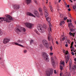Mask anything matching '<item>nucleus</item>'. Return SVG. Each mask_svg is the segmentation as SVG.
<instances>
[{
	"label": "nucleus",
	"mask_w": 76,
	"mask_h": 76,
	"mask_svg": "<svg viewBox=\"0 0 76 76\" xmlns=\"http://www.w3.org/2000/svg\"><path fill=\"white\" fill-rule=\"evenodd\" d=\"M5 16L7 18H0V23H1L4 20L6 22H10L11 20H13L12 17L10 15H6Z\"/></svg>",
	"instance_id": "nucleus-1"
},
{
	"label": "nucleus",
	"mask_w": 76,
	"mask_h": 76,
	"mask_svg": "<svg viewBox=\"0 0 76 76\" xmlns=\"http://www.w3.org/2000/svg\"><path fill=\"white\" fill-rule=\"evenodd\" d=\"M48 55L47 53L45 52H43L42 53V57L44 60L47 62H49V58H48Z\"/></svg>",
	"instance_id": "nucleus-2"
},
{
	"label": "nucleus",
	"mask_w": 76,
	"mask_h": 76,
	"mask_svg": "<svg viewBox=\"0 0 76 76\" xmlns=\"http://www.w3.org/2000/svg\"><path fill=\"white\" fill-rule=\"evenodd\" d=\"M65 61L67 64V62L69 61V57H70V54H69V52L67 50L66 51L65 54Z\"/></svg>",
	"instance_id": "nucleus-3"
},
{
	"label": "nucleus",
	"mask_w": 76,
	"mask_h": 76,
	"mask_svg": "<svg viewBox=\"0 0 76 76\" xmlns=\"http://www.w3.org/2000/svg\"><path fill=\"white\" fill-rule=\"evenodd\" d=\"M22 30L23 32H25L26 31V29L25 28H22L21 27H19V29L17 28H15V32L17 33H18V32H21L22 31Z\"/></svg>",
	"instance_id": "nucleus-4"
},
{
	"label": "nucleus",
	"mask_w": 76,
	"mask_h": 76,
	"mask_svg": "<svg viewBox=\"0 0 76 76\" xmlns=\"http://www.w3.org/2000/svg\"><path fill=\"white\" fill-rule=\"evenodd\" d=\"M42 42L45 48H49V45L48 44V42L47 40H43L42 41Z\"/></svg>",
	"instance_id": "nucleus-5"
},
{
	"label": "nucleus",
	"mask_w": 76,
	"mask_h": 76,
	"mask_svg": "<svg viewBox=\"0 0 76 76\" xmlns=\"http://www.w3.org/2000/svg\"><path fill=\"white\" fill-rule=\"evenodd\" d=\"M38 31L40 32H42L43 33L44 32V28L42 26H40L38 27Z\"/></svg>",
	"instance_id": "nucleus-6"
},
{
	"label": "nucleus",
	"mask_w": 76,
	"mask_h": 76,
	"mask_svg": "<svg viewBox=\"0 0 76 76\" xmlns=\"http://www.w3.org/2000/svg\"><path fill=\"white\" fill-rule=\"evenodd\" d=\"M46 20H47L49 26H51V24L50 21H51V18L50 17H46Z\"/></svg>",
	"instance_id": "nucleus-7"
},
{
	"label": "nucleus",
	"mask_w": 76,
	"mask_h": 76,
	"mask_svg": "<svg viewBox=\"0 0 76 76\" xmlns=\"http://www.w3.org/2000/svg\"><path fill=\"white\" fill-rule=\"evenodd\" d=\"M9 41H10V39L6 38L4 39L3 43L4 44H7V43H8Z\"/></svg>",
	"instance_id": "nucleus-8"
},
{
	"label": "nucleus",
	"mask_w": 76,
	"mask_h": 76,
	"mask_svg": "<svg viewBox=\"0 0 76 76\" xmlns=\"http://www.w3.org/2000/svg\"><path fill=\"white\" fill-rule=\"evenodd\" d=\"M25 25L26 27H27L28 28H31L32 26V24L29 23H25Z\"/></svg>",
	"instance_id": "nucleus-9"
},
{
	"label": "nucleus",
	"mask_w": 76,
	"mask_h": 76,
	"mask_svg": "<svg viewBox=\"0 0 76 76\" xmlns=\"http://www.w3.org/2000/svg\"><path fill=\"white\" fill-rule=\"evenodd\" d=\"M20 9V5H15L14 6V9L15 10H18Z\"/></svg>",
	"instance_id": "nucleus-10"
},
{
	"label": "nucleus",
	"mask_w": 76,
	"mask_h": 76,
	"mask_svg": "<svg viewBox=\"0 0 76 76\" xmlns=\"http://www.w3.org/2000/svg\"><path fill=\"white\" fill-rule=\"evenodd\" d=\"M12 44H13V45H18V46H19L20 47H24V46L18 43L12 42Z\"/></svg>",
	"instance_id": "nucleus-11"
},
{
	"label": "nucleus",
	"mask_w": 76,
	"mask_h": 76,
	"mask_svg": "<svg viewBox=\"0 0 76 76\" xmlns=\"http://www.w3.org/2000/svg\"><path fill=\"white\" fill-rule=\"evenodd\" d=\"M52 64L53 66V67H55L56 66H55V61L54 60V58L53 57H51Z\"/></svg>",
	"instance_id": "nucleus-12"
},
{
	"label": "nucleus",
	"mask_w": 76,
	"mask_h": 76,
	"mask_svg": "<svg viewBox=\"0 0 76 76\" xmlns=\"http://www.w3.org/2000/svg\"><path fill=\"white\" fill-rule=\"evenodd\" d=\"M27 16H33V17H34L35 18V16L34 15L32 14L30 12H27Z\"/></svg>",
	"instance_id": "nucleus-13"
},
{
	"label": "nucleus",
	"mask_w": 76,
	"mask_h": 76,
	"mask_svg": "<svg viewBox=\"0 0 76 76\" xmlns=\"http://www.w3.org/2000/svg\"><path fill=\"white\" fill-rule=\"evenodd\" d=\"M34 14L37 17L39 16V13H38V11H34Z\"/></svg>",
	"instance_id": "nucleus-14"
},
{
	"label": "nucleus",
	"mask_w": 76,
	"mask_h": 76,
	"mask_svg": "<svg viewBox=\"0 0 76 76\" xmlns=\"http://www.w3.org/2000/svg\"><path fill=\"white\" fill-rule=\"evenodd\" d=\"M25 1L27 4H30L31 2V0H25Z\"/></svg>",
	"instance_id": "nucleus-15"
},
{
	"label": "nucleus",
	"mask_w": 76,
	"mask_h": 76,
	"mask_svg": "<svg viewBox=\"0 0 76 76\" xmlns=\"http://www.w3.org/2000/svg\"><path fill=\"white\" fill-rule=\"evenodd\" d=\"M48 41L51 40V36L50 35V33H49L48 35Z\"/></svg>",
	"instance_id": "nucleus-16"
},
{
	"label": "nucleus",
	"mask_w": 76,
	"mask_h": 76,
	"mask_svg": "<svg viewBox=\"0 0 76 76\" xmlns=\"http://www.w3.org/2000/svg\"><path fill=\"white\" fill-rule=\"evenodd\" d=\"M44 15L45 16V18H47V17L48 16V14L47 12H45Z\"/></svg>",
	"instance_id": "nucleus-17"
},
{
	"label": "nucleus",
	"mask_w": 76,
	"mask_h": 76,
	"mask_svg": "<svg viewBox=\"0 0 76 76\" xmlns=\"http://www.w3.org/2000/svg\"><path fill=\"white\" fill-rule=\"evenodd\" d=\"M73 33H72L71 32H69V34L70 35V36H73V37H75V33H73Z\"/></svg>",
	"instance_id": "nucleus-18"
},
{
	"label": "nucleus",
	"mask_w": 76,
	"mask_h": 76,
	"mask_svg": "<svg viewBox=\"0 0 76 76\" xmlns=\"http://www.w3.org/2000/svg\"><path fill=\"white\" fill-rule=\"evenodd\" d=\"M43 26L45 29H47V26L45 24V23L43 24Z\"/></svg>",
	"instance_id": "nucleus-19"
},
{
	"label": "nucleus",
	"mask_w": 76,
	"mask_h": 76,
	"mask_svg": "<svg viewBox=\"0 0 76 76\" xmlns=\"http://www.w3.org/2000/svg\"><path fill=\"white\" fill-rule=\"evenodd\" d=\"M43 9L45 12H47V8H46L44 6L43 7Z\"/></svg>",
	"instance_id": "nucleus-20"
},
{
	"label": "nucleus",
	"mask_w": 76,
	"mask_h": 76,
	"mask_svg": "<svg viewBox=\"0 0 76 76\" xmlns=\"http://www.w3.org/2000/svg\"><path fill=\"white\" fill-rule=\"evenodd\" d=\"M34 32H36L37 35H40L39 33V32H38V31H37V30L36 29L34 30Z\"/></svg>",
	"instance_id": "nucleus-21"
},
{
	"label": "nucleus",
	"mask_w": 76,
	"mask_h": 76,
	"mask_svg": "<svg viewBox=\"0 0 76 76\" xmlns=\"http://www.w3.org/2000/svg\"><path fill=\"white\" fill-rule=\"evenodd\" d=\"M65 23V22H64V21H61L60 23V26H61V25H62V24H64V23Z\"/></svg>",
	"instance_id": "nucleus-22"
},
{
	"label": "nucleus",
	"mask_w": 76,
	"mask_h": 76,
	"mask_svg": "<svg viewBox=\"0 0 76 76\" xmlns=\"http://www.w3.org/2000/svg\"><path fill=\"white\" fill-rule=\"evenodd\" d=\"M34 40L31 39V40L30 41V44H32V43H33L34 42Z\"/></svg>",
	"instance_id": "nucleus-23"
},
{
	"label": "nucleus",
	"mask_w": 76,
	"mask_h": 76,
	"mask_svg": "<svg viewBox=\"0 0 76 76\" xmlns=\"http://www.w3.org/2000/svg\"><path fill=\"white\" fill-rule=\"evenodd\" d=\"M39 10L40 12H42V9L41 7L39 8Z\"/></svg>",
	"instance_id": "nucleus-24"
},
{
	"label": "nucleus",
	"mask_w": 76,
	"mask_h": 76,
	"mask_svg": "<svg viewBox=\"0 0 76 76\" xmlns=\"http://www.w3.org/2000/svg\"><path fill=\"white\" fill-rule=\"evenodd\" d=\"M73 42H72L71 43V46L70 47L71 48H72L73 47H72V46H73Z\"/></svg>",
	"instance_id": "nucleus-25"
},
{
	"label": "nucleus",
	"mask_w": 76,
	"mask_h": 76,
	"mask_svg": "<svg viewBox=\"0 0 76 76\" xmlns=\"http://www.w3.org/2000/svg\"><path fill=\"white\" fill-rule=\"evenodd\" d=\"M64 16V15H63V14H61L60 15V18H63Z\"/></svg>",
	"instance_id": "nucleus-26"
},
{
	"label": "nucleus",
	"mask_w": 76,
	"mask_h": 76,
	"mask_svg": "<svg viewBox=\"0 0 76 76\" xmlns=\"http://www.w3.org/2000/svg\"><path fill=\"white\" fill-rule=\"evenodd\" d=\"M49 26V28H50V31H52V29L51 28V26H52V25L51 24V26Z\"/></svg>",
	"instance_id": "nucleus-27"
},
{
	"label": "nucleus",
	"mask_w": 76,
	"mask_h": 76,
	"mask_svg": "<svg viewBox=\"0 0 76 76\" xmlns=\"http://www.w3.org/2000/svg\"><path fill=\"white\" fill-rule=\"evenodd\" d=\"M63 67L61 66V65L60 66V69L61 70H63Z\"/></svg>",
	"instance_id": "nucleus-28"
},
{
	"label": "nucleus",
	"mask_w": 76,
	"mask_h": 76,
	"mask_svg": "<svg viewBox=\"0 0 76 76\" xmlns=\"http://www.w3.org/2000/svg\"><path fill=\"white\" fill-rule=\"evenodd\" d=\"M72 59H70L69 63L70 66L72 64Z\"/></svg>",
	"instance_id": "nucleus-29"
},
{
	"label": "nucleus",
	"mask_w": 76,
	"mask_h": 76,
	"mask_svg": "<svg viewBox=\"0 0 76 76\" xmlns=\"http://www.w3.org/2000/svg\"><path fill=\"white\" fill-rule=\"evenodd\" d=\"M61 64H62L63 66H64V62L63 61H62L61 62Z\"/></svg>",
	"instance_id": "nucleus-30"
},
{
	"label": "nucleus",
	"mask_w": 76,
	"mask_h": 76,
	"mask_svg": "<svg viewBox=\"0 0 76 76\" xmlns=\"http://www.w3.org/2000/svg\"><path fill=\"white\" fill-rule=\"evenodd\" d=\"M2 34H3V32L1 31V30L0 29V36L2 35Z\"/></svg>",
	"instance_id": "nucleus-31"
},
{
	"label": "nucleus",
	"mask_w": 76,
	"mask_h": 76,
	"mask_svg": "<svg viewBox=\"0 0 76 76\" xmlns=\"http://www.w3.org/2000/svg\"><path fill=\"white\" fill-rule=\"evenodd\" d=\"M23 53H27V50H24L23 51Z\"/></svg>",
	"instance_id": "nucleus-32"
},
{
	"label": "nucleus",
	"mask_w": 76,
	"mask_h": 76,
	"mask_svg": "<svg viewBox=\"0 0 76 76\" xmlns=\"http://www.w3.org/2000/svg\"><path fill=\"white\" fill-rule=\"evenodd\" d=\"M49 48H50V50H53V47H52V46H51L50 47H49Z\"/></svg>",
	"instance_id": "nucleus-33"
},
{
	"label": "nucleus",
	"mask_w": 76,
	"mask_h": 76,
	"mask_svg": "<svg viewBox=\"0 0 76 76\" xmlns=\"http://www.w3.org/2000/svg\"><path fill=\"white\" fill-rule=\"evenodd\" d=\"M17 42L18 43H21V41H20V39H19L17 41Z\"/></svg>",
	"instance_id": "nucleus-34"
},
{
	"label": "nucleus",
	"mask_w": 76,
	"mask_h": 76,
	"mask_svg": "<svg viewBox=\"0 0 76 76\" xmlns=\"http://www.w3.org/2000/svg\"><path fill=\"white\" fill-rule=\"evenodd\" d=\"M73 7L74 10H75V9H76V7L75 5L73 6Z\"/></svg>",
	"instance_id": "nucleus-35"
},
{
	"label": "nucleus",
	"mask_w": 76,
	"mask_h": 76,
	"mask_svg": "<svg viewBox=\"0 0 76 76\" xmlns=\"http://www.w3.org/2000/svg\"><path fill=\"white\" fill-rule=\"evenodd\" d=\"M67 17H64V20H67Z\"/></svg>",
	"instance_id": "nucleus-36"
},
{
	"label": "nucleus",
	"mask_w": 76,
	"mask_h": 76,
	"mask_svg": "<svg viewBox=\"0 0 76 76\" xmlns=\"http://www.w3.org/2000/svg\"><path fill=\"white\" fill-rule=\"evenodd\" d=\"M50 10L51 12H53V8H52V7H50Z\"/></svg>",
	"instance_id": "nucleus-37"
},
{
	"label": "nucleus",
	"mask_w": 76,
	"mask_h": 76,
	"mask_svg": "<svg viewBox=\"0 0 76 76\" xmlns=\"http://www.w3.org/2000/svg\"><path fill=\"white\" fill-rule=\"evenodd\" d=\"M25 43V41H24L23 40L21 41V43Z\"/></svg>",
	"instance_id": "nucleus-38"
},
{
	"label": "nucleus",
	"mask_w": 76,
	"mask_h": 76,
	"mask_svg": "<svg viewBox=\"0 0 76 76\" xmlns=\"http://www.w3.org/2000/svg\"><path fill=\"white\" fill-rule=\"evenodd\" d=\"M70 25H71V26H72V23H70L68 25V26L69 27H70Z\"/></svg>",
	"instance_id": "nucleus-39"
},
{
	"label": "nucleus",
	"mask_w": 76,
	"mask_h": 76,
	"mask_svg": "<svg viewBox=\"0 0 76 76\" xmlns=\"http://www.w3.org/2000/svg\"><path fill=\"white\" fill-rule=\"evenodd\" d=\"M71 53L72 55H73V56H74V55H75V53L73 52H72Z\"/></svg>",
	"instance_id": "nucleus-40"
},
{
	"label": "nucleus",
	"mask_w": 76,
	"mask_h": 76,
	"mask_svg": "<svg viewBox=\"0 0 76 76\" xmlns=\"http://www.w3.org/2000/svg\"><path fill=\"white\" fill-rule=\"evenodd\" d=\"M71 51H73V50H74V48L73 47H72V48H71Z\"/></svg>",
	"instance_id": "nucleus-41"
},
{
	"label": "nucleus",
	"mask_w": 76,
	"mask_h": 76,
	"mask_svg": "<svg viewBox=\"0 0 76 76\" xmlns=\"http://www.w3.org/2000/svg\"><path fill=\"white\" fill-rule=\"evenodd\" d=\"M50 56H52V55H53V53L50 52Z\"/></svg>",
	"instance_id": "nucleus-42"
},
{
	"label": "nucleus",
	"mask_w": 76,
	"mask_h": 76,
	"mask_svg": "<svg viewBox=\"0 0 76 76\" xmlns=\"http://www.w3.org/2000/svg\"><path fill=\"white\" fill-rule=\"evenodd\" d=\"M63 75V73H60V76H62V75Z\"/></svg>",
	"instance_id": "nucleus-43"
},
{
	"label": "nucleus",
	"mask_w": 76,
	"mask_h": 76,
	"mask_svg": "<svg viewBox=\"0 0 76 76\" xmlns=\"http://www.w3.org/2000/svg\"><path fill=\"white\" fill-rule=\"evenodd\" d=\"M50 3H50L49 4V6L50 7H52V6L51 5V4Z\"/></svg>",
	"instance_id": "nucleus-44"
},
{
	"label": "nucleus",
	"mask_w": 76,
	"mask_h": 76,
	"mask_svg": "<svg viewBox=\"0 0 76 76\" xmlns=\"http://www.w3.org/2000/svg\"><path fill=\"white\" fill-rule=\"evenodd\" d=\"M54 73L55 74H57V72H56V70H54Z\"/></svg>",
	"instance_id": "nucleus-45"
},
{
	"label": "nucleus",
	"mask_w": 76,
	"mask_h": 76,
	"mask_svg": "<svg viewBox=\"0 0 76 76\" xmlns=\"http://www.w3.org/2000/svg\"><path fill=\"white\" fill-rule=\"evenodd\" d=\"M63 53H66V51H65V50H64V49H63Z\"/></svg>",
	"instance_id": "nucleus-46"
},
{
	"label": "nucleus",
	"mask_w": 76,
	"mask_h": 76,
	"mask_svg": "<svg viewBox=\"0 0 76 76\" xmlns=\"http://www.w3.org/2000/svg\"><path fill=\"white\" fill-rule=\"evenodd\" d=\"M35 3L36 4H38V2H37V1H35Z\"/></svg>",
	"instance_id": "nucleus-47"
},
{
	"label": "nucleus",
	"mask_w": 76,
	"mask_h": 76,
	"mask_svg": "<svg viewBox=\"0 0 76 76\" xmlns=\"http://www.w3.org/2000/svg\"><path fill=\"white\" fill-rule=\"evenodd\" d=\"M71 26L73 28H75V26L73 25V24H72V25H71Z\"/></svg>",
	"instance_id": "nucleus-48"
},
{
	"label": "nucleus",
	"mask_w": 76,
	"mask_h": 76,
	"mask_svg": "<svg viewBox=\"0 0 76 76\" xmlns=\"http://www.w3.org/2000/svg\"><path fill=\"white\" fill-rule=\"evenodd\" d=\"M64 39H65V38H64V37H63V38L62 39V41H64Z\"/></svg>",
	"instance_id": "nucleus-49"
},
{
	"label": "nucleus",
	"mask_w": 76,
	"mask_h": 76,
	"mask_svg": "<svg viewBox=\"0 0 76 76\" xmlns=\"http://www.w3.org/2000/svg\"><path fill=\"white\" fill-rule=\"evenodd\" d=\"M69 17H70V18H72V16H71V15L69 14Z\"/></svg>",
	"instance_id": "nucleus-50"
},
{
	"label": "nucleus",
	"mask_w": 76,
	"mask_h": 76,
	"mask_svg": "<svg viewBox=\"0 0 76 76\" xmlns=\"http://www.w3.org/2000/svg\"><path fill=\"white\" fill-rule=\"evenodd\" d=\"M56 43L58 45V42L57 41H56Z\"/></svg>",
	"instance_id": "nucleus-51"
},
{
	"label": "nucleus",
	"mask_w": 76,
	"mask_h": 76,
	"mask_svg": "<svg viewBox=\"0 0 76 76\" xmlns=\"http://www.w3.org/2000/svg\"><path fill=\"white\" fill-rule=\"evenodd\" d=\"M65 46L66 47H68V44H66L65 45Z\"/></svg>",
	"instance_id": "nucleus-52"
},
{
	"label": "nucleus",
	"mask_w": 76,
	"mask_h": 76,
	"mask_svg": "<svg viewBox=\"0 0 76 76\" xmlns=\"http://www.w3.org/2000/svg\"><path fill=\"white\" fill-rule=\"evenodd\" d=\"M69 5H67V7H68V8H69Z\"/></svg>",
	"instance_id": "nucleus-53"
},
{
	"label": "nucleus",
	"mask_w": 76,
	"mask_h": 76,
	"mask_svg": "<svg viewBox=\"0 0 76 76\" xmlns=\"http://www.w3.org/2000/svg\"><path fill=\"white\" fill-rule=\"evenodd\" d=\"M68 11H70V10H71L69 8L68 9Z\"/></svg>",
	"instance_id": "nucleus-54"
},
{
	"label": "nucleus",
	"mask_w": 76,
	"mask_h": 76,
	"mask_svg": "<svg viewBox=\"0 0 76 76\" xmlns=\"http://www.w3.org/2000/svg\"><path fill=\"white\" fill-rule=\"evenodd\" d=\"M69 21V22H72V20L70 19Z\"/></svg>",
	"instance_id": "nucleus-55"
},
{
	"label": "nucleus",
	"mask_w": 76,
	"mask_h": 76,
	"mask_svg": "<svg viewBox=\"0 0 76 76\" xmlns=\"http://www.w3.org/2000/svg\"><path fill=\"white\" fill-rule=\"evenodd\" d=\"M60 1H61V0H59L58 1V3H60Z\"/></svg>",
	"instance_id": "nucleus-56"
},
{
	"label": "nucleus",
	"mask_w": 76,
	"mask_h": 76,
	"mask_svg": "<svg viewBox=\"0 0 76 76\" xmlns=\"http://www.w3.org/2000/svg\"><path fill=\"white\" fill-rule=\"evenodd\" d=\"M70 30L71 31V32L72 31H73V29H71Z\"/></svg>",
	"instance_id": "nucleus-57"
},
{
	"label": "nucleus",
	"mask_w": 76,
	"mask_h": 76,
	"mask_svg": "<svg viewBox=\"0 0 76 76\" xmlns=\"http://www.w3.org/2000/svg\"><path fill=\"white\" fill-rule=\"evenodd\" d=\"M74 60V61H75L76 62V58H75Z\"/></svg>",
	"instance_id": "nucleus-58"
},
{
	"label": "nucleus",
	"mask_w": 76,
	"mask_h": 76,
	"mask_svg": "<svg viewBox=\"0 0 76 76\" xmlns=\"http://www.w3.org/2000/svg\"><path fill=\"white\" fill-rule=\"evenodd\" d=\"M69 41H70V40H69V39H68L67 40V42H69Z\"/></svg>",
	"instance_id": "nucleus-59"
},
{
	"label": "nucleus",
	"mask_w": 76,
	"mask_h": 76,
	"mask_svg": "<svg viewBox=\"0 0 76 76\" xmlns=\"http://www.w3.org/2000/svg\"><path fill=\"white\" fill-rule=\"evenodd\" d=\"M67 22H69V20L67 19Z\"/></svg>",
	"instance_id": "nucleus-60"
},
{
	"label": "nucleus",
	"mask_w": 76,
	"mask_h": 76,
	"mask_svg": "<svg viewBox=\"0 0 76 76\" xmlns=\"http://www.w3.org/2000/svg\"><path fill=\"white\" fill-rule=\"evenodd\" d=\"M75 47H76V45H75Z\"/></svg>",
	"instance_id": "nucleus-61"
},
{
	"label": "nucleus",
	"mask_w": 76,
	"mask_h": 76,
	"mask_svg": "<svg viewBox=\"0 0 76 76\" xmlns=\"http://www.w3.org/2000/svg\"><path fill=\"white\" fill-rule=\"evenodd\" d=\"M1 58H0V60H1Z\"/></svg>",
	"instance_id": "nucleus-62"
},
{
	"label": "nucleus",
	"mask_w": 76,
	"mask_h": 76,
	"mask_svg": "<svg viewBox=\"0 0 76 76\" xmlns=\"http://www.w3.org/2000/svg\"><path fill=\"white\" fill-rule=\"evenodd\" d=\"M74 1H76V0H74Z\"/></svg>",
	"instance_id": "nucleus-63"
},
{
	"label": "nucleus",
	"mask_w": 76,
	"mask_h": 76,
	"mask_svg": "<svg viewBox=\"0 0 76 76\" xmlns=\"http://www.w3.org/2000/svg\"><path fill=\"white\" fill-rule=\"evenodd\" d=\"M75 43L76 44V41L75 42Z\"/></svg>",
	"instance_id": "nucleus-64"
}]
</instances>
